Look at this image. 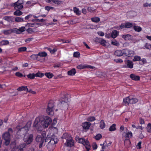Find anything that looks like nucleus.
Masks as SVG:
<instances>
[{
	"instance_id": "obj_1",
	"label": "nucleus",
	"mask_w": 151,
	"mask_h": 151,
	"mask_svg": "<svg viewBox=\"0 0 151 151\" xmlns=\"http://www.w3.org/2000/svg\"><path fill=\"white\" fill-rule=\"evenodd\" d=\"M52 119L49 116H39L35 119L33 127L39 130H42V125L44 128L47 127L52 123Z\"/></svg>"
},
{
	"instance_id": "obj_2",
	"label": "nucleus",
	"mask_w": 151,
	"mask_h": 151,
	"mask_svg": "<svg viewBox=\"0 0 151 151\" xmlns=\"http://www.w3.org/2000/svg\"><path fill=\"white\" fill-rule=\"evenodd\" d=\"M62 138L63 140L64 139L66 140L65 144L67 146L71 147L74 146V140L70 134L67 133H65L63 134Z\"/></svg>"
},
{
	"instance_id": "obj_3",
	"label": "nucleus",
	"mask_w": 151,
	"mask_h": 151,
	"mask_svg": "<svg viewBox=\"0 0 151 151\" xmlns=\"http://www.w3.org/2000/svg\"><path fill=\"white\" fill-rule=\"evenodd\" d=\"M58 141V139L56 137L53 136L51 138L50 141L47 145V148L49 151H52L54 149L55 146V145Z\"/></svg>"
},
{
	"instance_id": "obj_4",
	"label": "nucleus",
	"mask_w": 151,
	"mask_h": 151,
	"mask_svg": "<svg viewBox=\"0 0 151 151\" xmlns=\"http://www.w3.org/2000/svg\"><path fill=\"white\" fill-rule=\"evenodd\" d=\"M76 139L78 143H81L85 146L87 151H89L90 150L91 146L87 139H86L83 138H79L78 136L76 137Z\"/></svg>"
},
{
	"instance_id": "obj_5",
	"label": "nucleus",
	"mask_w": 151,
	"mask_h": 151,
	"mask_svg": "<svg viewBox=\"0 0 151 151\" xmlns=\"http://www.w3.org/2000/svg\"><path fill=\"white\" fill-rule=\"evenodd\" d=\"M138 101V99L136 98H132L128 96L123 99V102L126 106H128L129 104H135Z\"/></svg>"
},
{
	"instance_id": "obj_6",
	"label": "nucleus",
	"mask_w": 151,
	"mask_h": 151,
	"mask_svg": "<svg viewBox=\"0 0 151 151\" xmlns=\"http://www.w3.org/2000/svg\"><path fill=\"white\" fill-rule=\"evenodd\" d=\"M23 3L22 0H18L16 2L12 4L11 6L16 10H21L23 8Z\"/></svg>"
},
{
	"instance_id": "obj_7",
	"label": "nucleus",
	"mask_w": 151,
	"mask_h": 151,
	"mask_svg": "<svg viewBox=\"0 0 151 151\" xmlns=\"http://www.w3.org/2000/svg\"><path fill=\"white\" fill-rule=\"evenodd\" d=\"M54 105L52 101H50L48 104L46 111L47 113L49 115H52L53 114V108Z\"/></svg>"
},
{
	"instance_id": "obj_8",
	"label": "nucleus",
	"mask_w": 151,
	"mask_h": 151,
	"mask_svg": "<svg viewBox=\"0 0 151 151\" xmlns=\"http://www.w3.org/2000/svg\"><path fill=\"white\" fill-rule=\"evenodd\" d=\"M123 56L131 57L133 56L135 54L134 51L127 48L123 49Z\"/></svg>"
},
{
	"instance_id": "obj_9",
	"label": "nucleus",
	"mask_w": 151,
	"mask_h": 151,
	"mask_svg": "<svg viewBox=\"0 0 151 151\" xmlns=\"http://www.w3.org/2000/svg\"><path fill=\"white\" fill-rule=\"evenodd\" d=\"M44 139V137L42 136L38 135L37 136L35 140L37 144H39L40 148H41L42 147Z\"/></svg>"
},
{
	"instance_id": "obj_10",
	"label": "nucleus",
	"mask_w": 151,
	"mask_h": 151,
	"mask_svg": "<svg viewBox=\"0 0 151 151\" xmlns=\"http://www.w3.org/2000/svg\"><path fill=\"white\" fill-rule=\"evenodd\" d=\"M33 135L32 134H25L24 136L23 140L24 142L27 144H29L33 140Z\"/></svg>"
},
{
	"instance_id": "obj_11",
	"label": "nucleus",
	"mask_w": 151,
	"mask_h": 151,
	"mask_svg": "<svg viewBox=\"0 0 151 151\" xmlns=\"http://www.w3.org/2000/svg\"><path fill=\"white\" fill-rule=\"evenodd\" d=\"M10 135L9 132H5L4 133L2 136V139L4 140L5 144L6 145H7L10 142Z\"/></svg>"
},
{
	"instance_id": "obj_12",
	"label": "nucleus",
	"mask_w": 151,
	"mask_h": 151,
	"mask_svg": "<svg viewBox=\"0 0 151 151\" xmlns=\"http://www.w3.org/2000/svg\"><path fill=\"white\" fill-rule=\"evenodd\" d=\"M125 65L124 67L127 68H132L133 67V63L131 60H125L124 61Z\"/></svg>"
},
{
	"instance_id": "obj_13",
	"label": "nucleus",
	"mask_w": 151,
	"mask_h": 151,
	"mask_svg": "<svg viewBox=\"0 0 151 151\" xmlns=\"http://www.w3.org/2000/svg\"><path fill=\"white\" fill-rule=\"evenodd\" d=\"M94 68H95V67L93 66L87 64H80L78 65L77 66V68L80 69H82L86 68L93 69Z\"/></svg>"
},
{
	"instance_id": "obj_14",
	"label": "nucleus",
	"mask_w": 151,
	"mask_h": 151,
	"mask_svg": "<svg viewBox=\"0 0 151 151\" xmlns=\"http://www.w3.org/2000/svg\"><path fill=\"white\" fill-rule=\"evenodd\" d=\"M14 28L10 29L8 30H5L3 31V33L5 35H8L11 34L12 33H15L16 32L14 30Z\"/></svg>"
},
{
	"instance_id": "obj_15",
	"label": "nucleus",
	"mask_w": 151,
	"mask_h": 151,
	"mask_svg": "<svg viewBox=\"0 0 151 151\" xmlns=\"http://www.w3.org/2000/svg\"><path fill=\"white\" fill-rule=\"evenodd\" d=\"M24 128H20L19 125H18L16 127V129L18 130L17 132L21 134H25L24 133Z\"/></svg>"
},
{
	"instance_id": "obj_16",
	"label": "nucleus",
	"mask_w": 151,
	"mask_h": 151,
	"mask_svg": "<svg viewBox=\"0 0 151 151\" xmlns=\"http://www.w3.org/2000/svg\"><path fill=\"white\" fill-rule=\"evenodd\" d=\"M14 29L16 32H15L17 34H20L22 32H23L25 30V28L24 27H22L19 28V29L16 28H14Z\"/></svg>"
},
{
	"instance_id": "obj_17",
	"label": "nucleus",
	"mask_w": 151,
	"mask_h": 151,
	"mask_svg": "<svg viewBox=\"0 0 151 151\" xmlns=\"http://www.w3.org/2000/svg\"><path fill=\"white\" fill-rule=\"evenodd\" d=\"M91 123L89 122H85L82 124V126L83 128L85 129H88L90 126Z\"/></svg>"
},
{
	"instance_id": "obj_18",
	"label": "nucleus",
	"mask_w": 151,
	"mask_h": 151,
	"mask_svg": "<svg viewBox=\"0 0 151 151\" xmlns=\"http://www.w3.org/2000/svg\"><path fill=\"white\" fill-rule=\"evenodd\" d=\"M96 41L99 42L101 45L103 46H106V42L105 40L101 38H96Z\"/></svg>"
},
{
	"instance_id": "obj_19",
	"label": "nucleus",
	"mask_w": 151,
	"mask_h": 151,
	"mask_svg": "<svg viewBox=\"0 0 151 151\" xmlns=\"http://www.w3.org/2000/svg\"><path fill=\"white\" fill-rule=\"evenodd\" d=\"M32 123L30 121L28 122L24 128V133H26L30 128Z\"/></svg>"
},
{
	"instance_id": "obj_20",
	"label": "nucleus",
	"mask_w": 151,
	"mask_h": 151,
	"mask_svg": "<svg viewBox=\"0 0 151 151\" xmlns=\"http://www.w3.org/2000/svg\"><path fill=\"white\" fill-rule=\"evenodd\" d=\"M122 37L126 40H131L132 39V36L129 34L122 35Z\"/></svg>"
},
{
	"instance_id": "obj_21",
	"label": "nucleus",
	"mask_w": 151,
	"mask_h": 151,
	"mask_svg": "<svg viewBox=\"0 0 151 151\" xmlns=\"http://www.w3.org/2000/svg\"><path fill=\"white\" fill-rule=\"evenodd\" d=\"M130 77L132 80L135 81L139 80L140 77L139 76H136L135 75L132 74L130 76Z\"/></svg>"
},
{
	"instance_id": "obj_22",
	"label": "nucleus",
	"mask_w": 151,
	"mask_h": 151,
	"mask_svg": "<svg viewBox=\"0 0 151 151\" xmlns=\"http://www.w3.org/2000/svg\"><path fill=\"white\" fill-rule=\"evenodd\" d=\"M134 25H136V24L129 22H126L124 23V27L127 28H130Z\"/></svg>"
},
{
	"instance_id": "obj_23",
	"label": "nucleus",
	"mask_w": 151,
	"mask_h": 151,
	"mask_svg": "<svg viewBox=\"0 0 151 151\" xmlns=\"http://www.w3.org/2000/svg\"><path fill=\"white\" fill-rule=\"evenodd\" d=\"M119 34V32L116 30H114L112 31L111 34V37L113 38L116 37Z\"/></svg>"
},
{
	"instance_id": "obj_24",
	"label": "nucleus",
	"mask_w": 151,
	"mask_h": 151,
	"mask_svg": "<svg viewBox=\"0 0 151 151\" xmlns=\"http://www.w3.org/2000/svg\"><path fill=\"white\" fill-rule=\"evenodd\" d=\"M4 19L9 22H14V17L12 16H6L4 17Z\"/></svg>"
},
{
	"instance_id": "obj_25",
	"label": "nucleus",
	"mask_w": 151,
	"mask_h": 151,
	"mask_svg": "<svg viewBox=\"0 0 151 151\" xmlns=\"http://www.w3.org/2000/svg\"><path fill=\"white\" fill-rule=\"evenodd\" d=\"M123 50H117L114 52L115 55L118 56H123Z\"/></svg>"
},
{
	"instance_id": "obj_26",
	"label": "nucleus",
	"mask_w": 151,
	"mask_h": 151,
	"mask_svg": "<svg viewBox=\"0 0 151 151\" xmlns=\"http://www.w3.org/2000/svg\"><path fill=\"white\" fill-rule=\"evenodd\" d=\"M76 73V71L74 68H73L68 71V74L69 76H72L74 75Z\"/></svg>"
},
{
	"instance_id": "obj_27",
	"label": "nucleus",
	"mask_w": 151,
	"mask_h": 151,
	"mask_svg": "<svg viewBox=\"0 0 151 151\" xmlns=\"http://www.w3.org/2000/svg\"><path fill=\"white\" fill-rule=\"evenodd\" d=\"M133 29L135 31L138 32H140L142 30V29L141 27L138 26H136L135 25H134Z\"/></svg>"
},
{
	"instance_id": "obj_28",
	"label": "nucleus",
	"mask_w": 151,
	"mask_h": 151,
	"mask_svg": "<svg viewBox=\"0 0 151 151\" xmlns=\"http://www.w3.org/2000/svg\"><path fill=\"white\" fill-rule=\"evenodd\" d=\"M91 20L92 22L96 23H98L100 20V18L97 17L91 18Z\"/></svg>"
},
{
	"instance_id": "obj_29",
	"label": "nucleus",
	"mask_w": 151,
	"mask_h": 151,
	"mask_svg": "<svg viewBox=\"0 0 151 151\" xmlns=\"http://www.w3.org/2000/svg\"><path fill=\"white\" fill-rule=\"evenodd\" d=\"M18 91H26V90H27V86H22L19 87L17 89Z\"/></svg>"
},
{
	"instance_id": "obj_30",
	"label": "nucleus",
	"mask_w": 151,
	"mask_h": 151,
	"mask_svg": "<svg viewBox=\"0 0 151 151\" xmlns=\"http://www.w3.org/2000/svg\"><path fill=\"white\" fill-rule=\"evenodd\" d=\"M100 127L102 129H103L105 128L106 126L104 122V121L103 120H102L100 121L99 123Z\"/></svg>"
},
{
	"instance_id": "obj_31",
	"label": "nucleus",
	"mask_w": 151,
	"mask_h": 151,
	"mask_svg": "<svg viewBox=\"0 0 151 151\" xmlns=\"http://www.w3.org/2000/svg\"><path fill=\"white\" fill-rule=\"evenodd\" d=\"M9 43V41L6 40H2L0 42V46L8 45Z\"/></svg>"
},
{
	"instance_id": "obj_32",
	"label": "nucleus",
	"mask_w": 151,
	"mask_h": 151,
	"mask_svg": "<svg viewBox=\"0 0 151 151\" xmlns=\"http://www.w3.org/2000/svg\"><path fill=\"white\" fill-rule=\"evenodd\" d=\"M23 14L22 12L20 11V10H17L16 11L14 12V15L15 16H20Z\"/></svg>"
},
{
	"instance_id": "obj_33",
	"label": "nucleus",
	"mask_w": 151,
	"mask_h": 151,
	"mask_svg": "<svg viewBox=\"0 0 151 151\" xmlns=\"http://www.w3.org/2000/svg\"><path fill=\"white\" fill-rule=\"evenodd\" d=\"M66 99L65 98L64 99V101H60L58 104H59L61 105V106H68V104L65 101Z\"/></svg>"
},
{
	"instance_id": "obj_34",
	"label": "nucleus",
	"mask_w": 151,
	"mask_h": 151,
	"mask_svg": "<svg viewBox=\"0 0 151 151\" xmlns=\"http://www.w3.org/2000/svg\"><path fill=\"white\" fill-rule=\"evenodd\" d=\"M73 11L74 13L78 15H80L81 13V11H79V9L76 7L73 8Z\"/></svg>"
},
{
	"instance_id": "obj_35",
	"label": "nucleus",
	"mask_w": 151,
	"mask_h": 151,
	"mask_svg": "<svg viewBox=\"0 0 151 151\" xmlns=\"http://www.w3.org/2000/svg\"><path fill=\"white\" fill-rule=\"evenodd\" d=\"M14 21L17 22H22L24 21L23 19L21 17H16L14 19Z\"/></svg>"
},
{
	"instance_id": "obj_36",
	"label": "nucleus",
	"mask_w": 151,
	"mask_h": 151,
	"mask_svg": "<svg viewBox=\"0 0 151 151\" xmlns=\"http://www.w3.org/2000/svg\"><path fill=\"white\" fill-rule=\"evenodd\" d=\"M116 124H113L111 125L109 129L110 131H114L116 130Z\"/></svg>"
},
{
	"instance_id": "obj_37",
	"label": "nucleus",
	"mask_w": 151,
	"mask_h": 151,
	"mask_svg": "<svg viewBox=\"0 0 151 151\" xmlns=\"http://www.w3.org/2000/svg\"><path fill=\"white\" fill-rule=\"evenodd\" d=\"M132 137V134L131 132H129L126 133L125 137L126 138H131Z\"/></svg>"
},
{
	"instance_id": "obj_38",
	"label": "nucleus",
	"mask_w": 151,
	"mask_h": 151,
	"mask_svg": "<svg viewBox=\"0 0 151 151\" xmlns=\"http://www.w3.org/2000/svg\"><path fill=\"white\" fill-rule=\"evenodd\" d=\"M38 56L42 57H45L47 56V54L45 52H40L37 54Z\"/></svg>"
},
{
	"instance_id": "obj_39",
	"label": "nucleus",
	"mask_w": 151,
	"mask_h": 151,
	"mask_svg": "<svg viewBox=\"0 0 151 151\" xmlns=\"http://www.w3.org/2000/svg\"><path fill=\"white\" fill-rule=\"evenodd\" d=\"M45 76L48 78H51L53 76V74L50 73H45Z\"/></svg>"
},
{
	"instance_id": "obj_40",
	"label": "nucleus",
	"mask_w": 151,
	"mask_h": 151,
	"mask_svg": "<svg viewBox=\"0 0 151 151\" xmlns=\"http://www.w3.org/2000/svg\"><path fill=\"white\" fill-rule=\"evenodd\" d=\"M47 49L51 54L54 53L57 51V49L56 48H54L52 50L50 48L47 47Z\"/></svg>"
},
{
	"instance_id": "obj_41",
	"label": "nucleus",
	"mask_w": 151,
	"mask_h": 151,
	"mask_svg": "<svg viewBox=\"0 0 151 151\" xmlns=\"http://www.w3.org/2000/svg\"><path fill=\"white\" fill-rule=\"evenodd\" d=\"M27 77L30 79H34L35 77H36L35 76V74L34 73H30L28 75H27Z\"/></svg>"
},
{
	"instance_id": "obj_42",
	"label": "nucleus",
	"mask_w": 151,
	"mask_h": 151,
	"mask_svg": "<svg viewBox=\"0 0 151 151\" xmlns=\"http://www.w3.org/2000/svg\"><path fill=\"white\" fill-rule=\"evenodd\" d=\"M35 29L31 28H29L26 29V31L29 33H32L33 32H35Z\"/></svg>"
},
{
	"instance_id": "obj_43",
	"label": "nucleus",
	"mask_w": 151,
	"mask_h": 151,
	"mask_svg": "<svg viewBox=\"0 0 151 151\" xmlns=\"http://www.w3.org/2000/svg\"><path fill=\"white\" fill-rule=\"evenodd\" d=\"M26 47H21L18 48V51L19 52L25 51L26 50Z\"/></svg>"
},
{
	"instance_id": "obj_44",
	"label": "nucleus",
	"mask_w": 151,
	"mask_h": 151,
	"mask_svg": "<svg viewBox=\"0 0 151 151\" xmlns=\"http://www.w3.org/2000/svg\"><path fill=\"white\" fill-rule=\"evenodd\" d=\"M96 119L95 117L94 116H90L87 119V120L89 122H93Z\"/></svg>"
},
{
	"instance_id": "obj_45",
	"label": "nucleus",
	"mask_w": 151,
	"mask_h": 151,
	"mask_svg": "<svg viewBox=\"0 0 151 151\" xmlns=\"http://www.w3.org/2000/svg\"><path fill=\"white\" fill-rule=\"evenodd\" d=\"M141 57L140 56L136 55L135 56L133 60L134 61H140Z\"/></svg>"
},
{
	"instance_id": "obj_46",
	"label": "nucleus",
	"mask_w": 151,
	"mask_h": 151,
	"mask_svg": "<svg viewBox=\"0 0 151 151\" xmlns=\"http://www.w3.org/2000/svg\"><path fill=\"white\" fill-rule=\"evenodd\" d=\"M111 43L112 45L116 46H118L119 45V43L115 40L111 41Z\"/></svg>"
},
{
	"instance_id": "obj_47",
	"label": "nucleus",
	"mask_w": 151,
	"mask_h": 151,
	"mask_svg": "<svg viewBox=\"0 0 151 151\" xmlns=\"http://www.w3.org/2000/svg\"><path fill=\"white\" fill-rule=\"evenodd\" d=\"M147 131L149 132H151V124L149 123L147 124Z\"/></svg>"
},
{
	"instance_id": "obj_48",
	"label": "nucleus",
	"mask_w": 151,
	"mask_h": 151,
	"mask_svg": "<svg viewBox=\"0 0 151 151\" xmlns=\"http://www.w3.org/2000/svg\"><path fill=\"white\" fill-rule=\"evenodd\" d=\"M38 56L37 54H33L31 56L30 58L32 60H34L37 58Z\"/></svg>"
},
{
	"instance_id": "obj_49",
	"label": "nucleus",
	"mask_w": 151,
	"mask_h": 151,
	"mask_svg": "<svg viewBox=\"0 0 151 151\" xmlns=\"http://www.w3.org/2000/svg\"><path fill=\"white\" fill-rule=\"evenodd\" d=\"M44 76V74L42 73L39 72L35 74L36 77H42Z\"/></svg>"
},
{
	"instance_id": "obj_50",
	"label": "nucleus",
	"mask_w": 151,
	"mask_h": 151,
	"mask_svg": "<svg viewBox=\"0 0 151 151\" xmlns=\"http://www.w3.org/2000/svg\"><path fill=\"white\" fill-rule=\"evenodd\" d=\"M80 55V53L78 52H75L73 53V56L76 58L79 57Z\"/></svg>"
},
{
	"instance_id": "obj_51",
	"label": "nucleus",
	"mask_w": 151,
	"mask_h": 151,
	"mask_svg": "<svg viewBox=\"0 0 151 151\" xmlns=\"http://www.w3.org/2000/svg\"><path fill=\"white\" fill-rule=\"evenodd\" d=\"M145 46L147 49H151V44H150L146 43Z\"/></svg>"
},
{
	"instance_id": "obj_52",
	"label": "nucleus",
	"mask_w": 151,
	"mask_h": 151,
	"mask_svg": "<svg viewBox=\"0 0 151 151\" xmlns=\"http://www.w3.org/2000/svg\"><path fill=\"white\" fill-rule=\"evenodd\" d=\"M53 3L59 5L62 4V1L58 0H54Z\"/></svg>"
},
{
	"instance_id": "obj_53",
	"label": "nucleus",
	"mask_w": 151,
	"mask_h": 151,
	"mask_svg": "<svg viewBox=\"0 0 151 151\" xmlns=\"http://www.w3.org/2000/svg\"><path fill=\"white\" fill-rule=\"evenodd\" d=\"M13 151H24L23 149H22L20 147H19L14 148Z\"/></svg>"
},
{
	"instance_id": "obj_54",
	"label": "nucleus",
	"mask_w": 151,
	"mask_h": 151,
	"mask_svg": "<svg viewBox=\"0 0 151 151\" xmlns=\"http://www.w3.org/2000/svg\"><path fill=\"white\" fill-rule=\"evenodd\" d=\"M143 6L144 7H150L151 6V3H149L147 2L143 4Z\"/></svg>"
},
{
	"instance_id": "obj_55",
	"label": "nucleus",
	"mask_w": 151,
	"mask_h": 151,
	"mask_svg": "<svg viewBox=\"0 0 151 151\" xmlns=\"http://www.w3.org/2000/svg\"><path fill=\"white\" fill-rule=\"evenodd\" d=\"M140 61L141 62V64H144L145 63H147V60L145 58L141 59Z\"/></svg>"
},
{
	"instance_id": "obj_56",
	"label": "nucleus",
	"mask_w": 151,
	"mask_h": 151,
	"mask_svg": "<svg viewBox=\"0 0 151 151\" xmlns=\"http://www.w3.org/2000/svg\"><path fill=\"white\" fill-rule=\"evenodd\" d=\"M102 137L101 135L100 134H97L95 137V139L97 140H99Z\"/></svg>"
},
{
	"instance_id": "obj_57",
	"label": "nucleus",
	"mask_w": 151,
	"mask_h": 151,
	"mask_svg": "<svg viewBox=\"0 0 151 151\" xmlns=\"http://www.w3.org/2000/svg\"><path fill=\"white\" fill-rule=\"evenodd\" d=\"M34 26H33V23H28L26 25V27H33Z\"/></svg>"
},
{
	"instance_id": "obj_58",
	"label": "nucleus",
	"mask_w": 151,
	"mask_h": 151,
	"mask_svg": "<svg viewBox=\"0 0 151 151\" xmlns=\"http://www.w3.org/2000/svg\"><path fill=\"white\" fill-rule=\"evenodd\" d=\"M114 61L117 63H121L123 62V60L121 59H115Z\"/></svg>"
},
{
	"instance_id": "obj_59",
	"label": "nucleus",
	"mask_w": 151,
	"mask_h": 151,
	"mask_svg": "<svg viewBox=\"0 0 151 151\" xmlns=\"http://www.w3.org/2000/svg\"><path fill=\"white\" fill-rule=\"evenodd\" d=\"M26 146V144L25 143H23L22 144L20 145L19 146H18L19 147H20L22 149H23V148Z\"/></svg>"
},
{
	"instance_id": "obj_60",
	"label": "nucleus",
	"mask_w": 151,
	"mask_h": 151,
	"mask_svg": "<svg viewBox=\"0 0 151 151\" xmlns=\"http://www.w3.org/2000/svg\"><path fill=\"white\" fill-rule=\"evenodd\" d=\"M15 75L16 76L19 77H21L23 76V75L22 74L19 72H17L15 74Z\"/></svg>"
},
{
	"instance_id": "obj_61",
	"label": "nucleus",
	"mask_w": 151,
	"mask_h": 151,
	"mask_svg": "<svg viewBox=\"0 0 151 151\" xmlns=\"http://www.w3.org/2000/svg\"><path fill=\"white\" fill-rule=\"evenodd\" d=\"M32 15L31 14H29L27 16H26L25 17V19L26 20H28L29 19L31 18Z\"/></svg>"
},
{
	"instance_id": "obj_62",
	"label": "nucleus",
	"mask_w": 151,
	"mask_h": 151,
	"mask_svg": "<svg viewBox=\"0 0 151 151\" xmlns=\"http://www.w3.org/2000/svg\"><path fill=\"white\" fill-rule=\"evenodd\" d=\"M139 123L141 124H144L145 123V122L144 121V119L142 118H139Z\"/></svg>"
},
{
	"instance_id": "obj_63",
	"label": "nucleus",
	"mask_w": 151,
	"mask_h": 151,
	"mask_svg": "<svg viewBox=\"0 0 151 151\" xmlns=\"http://www.w3.org/2000/svg\"><path fill=\"white\" fill-rule=\"evenodd\" d=\"M98 34L101 36H103L104 35V33L101 31H99L98 32Z\"/></svg>"
},
{
	"instance_id": "obj_64",
	"label": "nucleus",
	"mask_w": 151,
	"mask_h": 151,
	"mask_svg": "<svg viewBox=\"0 0 151 151\" xmlns=\"http://www.w3.org/2000/svg\"><path fill=\"white\" fill-rule=\"evenodd\" d=\"M142 143V142L141 141L139 142L137 144V146L138 147V148H137L138 149H140L141 148V144Z\"/></svg>"
}]
</instances>
